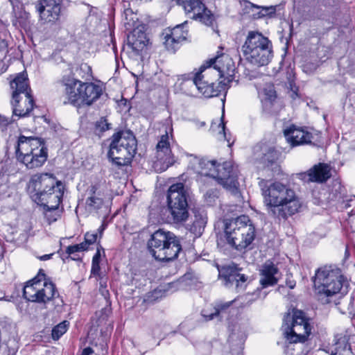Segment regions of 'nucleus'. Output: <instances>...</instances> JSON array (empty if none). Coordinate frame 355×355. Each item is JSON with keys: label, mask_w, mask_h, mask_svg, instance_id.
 Returning a JSON list of instances; mask_svg holds the SVG:
<instances>
[{"label": "nucleus", "mask_w": 355, "mask_h": 355, "mask_svg": "<svg viewBox=\"0 0 355 355\" xmlns=\"http://www.w3.org/2000/svg\"><path fill=\"white\" fill-rule=\"evenodd\" d=\"M235 65L227 54H220L210 59L200 67L193 83L206 98L218 96L226 93L234 80Z\"/></svg>", "instance_id": "f257e3e1"}, {"label": "nucleus", "mask_w": 355, "mask_h": 355, "mask_svg": "<svg viewBox=\"0 0 355 355\" xmlns=\"http://www.w3.org/2000/svg\"><path fill=\"white\" fill-rule=\"evenodd\" d=\"M28 189L33 201L43 206L45 217L49 223L58 220L64 186L51 173H37L33 175L28 183Z\"/></svg>", "instance_id": "f03ea898"}, {"label": "nucleus", "mask_w": 355, "mask_h": 355, "mask_svg": "<svg viewBox=\"0 0 355 355\" xmlns=\"http://www.w3.org/2000/svg\"><path fill=\"white\" fill-rule=\"evenodd\" d=\"M261 187L268 214L279 221L300 211L302 202L294 189L280 182H266Z\"/></svg>", "instance_id": "7ed1b4c3"}, {"label": "nucleus", "mask_w": 355, "mask_h": 355, "mask_svg": "<svg viewBox=\"0 0 355 355\" xmlns=\"http://www.w3.org/2000/svg\"><path fill=\"white\" fill-rule=\"evenodd\" d=\"M189 167L200 175L198 180L201 181L203 176L211 178L232 194H239L237 173L231 162H225L220 164L214 160L209 161L191 155Z\"/></svg>", "instance_id": "20e7f679"}, {"label": "nucleus", "mask_w": 355, "mask_h": 355, "mask_svg": "<svg viewBox=\"0 0 355 355\" xmlns=\"http://www.w3.org/2000/svg\"><path fill=\"white\" fill-rule=\"evenodd\" d=\"M314 285L322 304H330L339 293L347 292L349 283L340 269L333 266L318 268L314 277Z\"/></svg>", "instance_id": "39448f33"}, {"label": "nucleus", "mask_w": 355, "mask_h": 355, "mask_svg": "<svg viewBox=\"0 0 355 355\" xmlns=\"http://www.w3.org/2000/svg\"><path fill=\"white\" fill-rule=\"evenodd\" d=\"M61 83L64 87V103H69L77 107L91 105L103 94L100 85L94 83H83L70 76H63Z\"/></svg>", "instance_id": "423d86ee"}, {"label": "nucleus", "mask_w": 355, "mask_h": 355, "mask_svg": "<svg viewBox=\"0 0 355 355\" xmlns=\"http://www.w3.org/2000/svg\"><path fill=\"white\" fill-rule=\"evenodd\" d=\"M241 51L246 61L256 67L268 65L273 58L271 41L258 31L248 32Z\"/></svg>", "instance_id": "0eeeda50"}, {"label": "nucleus", "mask_w": 355, "mask_h": 355, "mask_svg": "<svg viewBox=\"0 0 355 355\" xmlns=\"http://www.w3.org/2000/svg\"><path fill=\"white\" fill-rule=\"evenodd\" d=\"M16 156L27 168L33 169L44 165L48 158V151L40 138L20 135L16 147Z\"/></svg>", "instance_id": "6e6552de"}, {"label": "nucleus", "mask_w": 355, "mask_h": 355, "mask_svg": "<svg viewBox=\"0 0 355 355\" xmlns=\"http://www.w3.org/2000/svg\"><path fill=\"white\" fill-rule=\"evenodd\" d=\"M12 91V112L15 116L25 117L29 114L34 107V99L26 73H17L10 81Z\"/></svg>", "instance_id": "1a4fd4ad"}, {"label": "nucleus", "mask_w": 355, "mask_h": 355, "mask_svg": "<svg viewBox=\"0 0 355 355\" xmlns=\"http://www.w3.org/2000/svg\"><path fill=\"white\" fill-rule=\"evenodd\" d=\"M225 233L227 243L237 250H242L254 241L255 227L248 216L242 215L225 224Z\"/></svg>", "instance_id": "9d476101"}, {"label": "nucleus", "mask_w": 355, "mask_h": 355, "mask_svg": "<svg viewBox=\"0 0 355 355\" xmlns=\"http://www.w3.org/2000/svg\"><path fill=\"white\" fill-rule=\"evenodd\" d=\"M137 146L136 138L132 132L119 131L111 138L108 157L117 166H128L136 153Z\"/></svg>", "instance_id": "9b49d317"}, {"label": "nucleus", "mask_w": 355, "mask_h": 355, "mask_svg": "<svg viewBox=\"0 0 355 355\" xmlns=\"http://www.w3.org/2000/svg\"><path fill=\"white\" fill-rule=\"evenodd\" d=\"M148 248L153 257L162 261L177 258L181 250V245L175 234L162 229L155 231L151 235Z\"/></svg>", "instance_id": "f8f14e48"}, {"label": "nucleus", "mask_w": 355, "mask_h": 355, "mask_svg": "<svg viewBox=\"0 0 355 355\" xmlns=\"http://www.w3.org/2000/svg\"><path fill=\"white\" fill-rule=\"evenodd\" d=\"M282 328L285 338L291 343L304 342L311 331L304 313L300 310L293 311V315H285Z\"/></svg>", "instance_id": "ddd939ff"}, {"label": "nucleus", "mask_w": 355, "mask_h": 355, "mask_svg": "<svg viewBox=\"0 0 355 355\" xmlns=\"http://www.w3.org/2000/svg\"><path fill=\"white\" fill-rule=\"evenodd\" d=\"M23 296L29 302L46 304L58 297L59 293L52 282L35 277L24 286Z\"/></svg>", "instance_id": "4468645a"}, {"label": "nucleus", "mask_w": 355, "mask_h": 355, "mask_svg": "<svg viewBox=\"0 0 355 355\" xmlns=\"http://www.w3.org/2000/svg\"><path fill=\"white\" fill-rule=\"evenodd\" d=\"M167 205L174 223L187 220L189 217L188 203L183 184H173L169 187Z\"/></svg>", "instance_id": "2eb2a0df"}, {"label": "nucleus", "mask_w": 355, "mask_h": 355, "mask_svg": "<svg viewBox=\"0 0 355 355\" xmlns=\"http://www.w3.org/2000/svg\"><path fill=\"white\" fill-rule=\"evenodd\" d=\"M190 18L207 25H213L215 17L200 0H178Z\"/></svg>", "instance_id": "dca6fc26"}, {"label": "nucleus", "mask_w": 355, "mask_h": 355, "mask_svg": "<svg viewBox=\"0 0 355 355\" xmlns=\"http://www.w3.org/2000/svg\"><path fill=\"white\" fill-rule=\"evenodd\" d=\"M153 167L157 172H163L174 164L175 159L172 154L168 135H162L156 146V156Z\"/></svg>", "instance_id": "f3484780"}, {"label": "nucleus", "mask_w": 355, "mask_h": 355, "mask_svg": "<svg viewBox=\"0 0 355 355\" xmlns=\"http://www.w3.org/2000/svg\"><path fill=\"white\" fill-rule=\"evenodd\" d=\"M287 142L291 146L308 144L311 142L313 135L307 128L291 125L284 130Z\"/></svg>", "instance_id": "a211bd4d"}, {"label": "nucleus", "mask_w": 355, "mask_h": 355, "mask_svg": "<svg viewBox=\"0 0 355 355\" xmlns=\"http://www.w3.org/2000/svg\"><path fill=\"white\" fill-rule=\"evenodd\" d=\"M234 300L225 302L222 300L214 302L212 305L204 309L202 312V316L205 321H210L215 318L222 320L227 318L232 309V306Z\"/></svg>", "instance_id": "6ab92c4d"}, {"label": "nucleus", "mask_w": 355, "mask_h": 355, "mask_svg": "<svg viewBox=\"0 0 355 355\" xmlns=\"http://www.w3.org/2000/svg\"><path fill=\"white\" fill-rule=\"evenodd\" d=\"M188 31L184 28V24H179L164 33V44L168 51L174 53L182 42L186 40Z\"/></svg>", "instance_id": "aec40b11"}, {"label": "nucleus", "mask_w": 355, "mask_h": 355, "mask_svg": "<svg viewBox=\"0 0 355 355\" xmlns=\"http://www.w3.org/2000/svg\"><path fill=\"white\" fill-rule=\"evenodd\" d=\"M62 0H41L36 6L40 17L45 22H53L58 19Z\"/></svg>", "instance_id": "412c9836"}, {"label": "nucleus", "mask_w": 355, "mask_h": 355, "mask_svg": "<svg viewBox=\"0 0 355 355\" xmlns=\"http://www.w3.org/2000/svg\"><path fill=\"white\" fill-rule=\"evenodd\" d=\"M305 175L308 176V181L322 183L331 177L330 167L328 164L320 163L310 168Z\"/></svg>", "instance_id": "4be33fe9"}, {"label": "nucleus", "mask_w": 355, "mask_h": 355, "mask_svg": "<svg viewBox=\"0 0 355 355\" xmlns=\"http://www.w3.org/2000/svg\"><path fill=\"white\" fill-rule=\"evenodd\" d=\"M148 42L146 33L140 29H135L128 37V44L136 53L142 51L147 45Z\"/></svg>", "instance_id": "5701e85b"}, {"label": "nucleus", "mask_w": 355, "mask_h": 355, "mask_svg": "<svg viewBox=\"0 0 355 355\" xmlns=\"http://www.w3.org/2000/svg\"><path fill=\"white\" fill-rule=\"evenodd\" d=\"M277 268L272 263H266L263 266L260 279V284L263 288L277 284V279L275 275L277 273Z\"/></svg>", "instance_id": "b1692460"}, {"label": "nucleus", "mask_w": 355, "mask_h": 355, "mask_svg": "<svg viewBox=\"0 0 355 355\" xmlns=\"http://www.w3.org/2000/svg\"><path fill=\"white\" fill-rule=\"evenodd\" d=\"M186 284L184 279H178L175 282H170L159 286L153 292L155 297H162L164 295L173 293L177 291L184 289Z\"/></svg>", "instance_id": "393cba45"}, {"label": "nucleus", "mask_w": 355, "mask_h": 355, "mask_svg": "<svg viewBox=\"0 0 355 355\" xmlns=\"http://www.w3.org/2000/svg\"><path fill=\"white\" fill-rule=\"evenodd\" d=\"M334 345L336 346L334 349L330 352L331 355H336L338 354L342 355H351L352 354L348 338L343 334H336L334 339Z\"/></svg>", "instance_id": "a878e982"}, {"label": "nucleus", "mask_w": 355, "mask_h": 355, "mask_svg": "<svg viewBox=\"0 0 355 355\" xmlns=\"http://www.w3.org/2000/svg\"><path fill=\"white\" fill-rule=\"evenodd\" d=\"M88 198L86 200L87 207L89 209H98L103 204L97 185H91L87 189Z\"/></svg>", "instance_id": "bb28decb"}, {"label": "nucleus", "mask_w": 355, "mask_h": 355, "mask_svg": "<svg viewBox=\"0 0 355 355\" xmlns=\"http://www.w3.org/2000/svg\"><path fill=\"white\" fill-rule=\"evenodd\" d=\"M332 302H334L343 314L355 317V298L353 296L343 297L338 302H336V298H334Z\"/></svg>", "instance_id": "cd10ccee"}, {"label": "nucleus", "mask_w": 355, "mask_h": 355, "mask_svg": "<svg viewBox=\"0 0 355 355\" xmlns=\"http://www.w3.org/2000/svg\"><path fill=\"white\" fill-rule=\"evenodd\" d=\"M194 219L190 226V231L196 236H200L207 223V217L203 211L195 210Z\"/></svg>", "instance_id": "c85d7f7f"}, {"label": "nucleus", "mask_w": 355, "mask_h": 355, "mask_svg": "<svg viewBox=\"0 0 355 355\" xmlns=\"http://www.w3.org/2000/svg\"><path fill=\"white\" fill-rule=\"evenodd\" d=\"M224 110H223L222 116L217 121H213L211 125L210 130L217 135L220 139H224L229 143L230 146V139L227 136L225 130V123L224 122Z\"/></svg>", "instance_id": "c756f323"}, {"label": "nucleus", "mask_w": 355, "mask_h": 355, "mask_svg": "<svg viewBox=\"0 0 355 355\" xmlns=\"http://www.w3.org/2000/svg\"><path fill=\"white\" fill-rule=\"evenodd\" d=\"M14 18L12 24L15 26H24L26 25L27 20L29 18V14L22 8H13Z\"/></svg>", "instance_id": "7c9ffc66"}, {"label": "nucleus", "mask_w": 355, "mask_h": 355, "mask_svg": "<svg viewBox=\"0 0 355 355\" xmlns=\"http://www.w3.org/2000/svg\"><path fill=\"white\" fill-rule=\"evenodd\" d=\"M227 282L231 284H235L239 286V282L244 283L247 280V277L243 274H241L236 270H231L227 275H225Z\"/></svg>", "instance_id": "2f4dec72"}, {"label": "nucleus", "mask_w": 355, "mask_h": 355, "mask_svg": "<svg viewBox=\"0 0 355 355\" xmlns=\"http://www.w3.org/2000/svg\"><path fill=\"white\" fill-rule=\"evenodd\" d=\"M69 324V322L64 320L54 327L51 333L53 339L58 340L67 331Z\"/></svg>", "instance_id": "473e14b6"}, {"label": "nucleus", "mask_w": 355, "mask_h": 355, "mask_svg": "<svg viewBox=\"0 0 355 355\" xmlns=\"http://www.w3.org/2000/svg\"><path fill=\"white\" fill-rule=\"evenodd\" d=\"M245 12L248 13L250 17L253 19L261 18L260 6L248 1L245 3Z\"/></svg>", "instance_id": "72a5a7b5"}, {"label": "nucleus", "mask_w": 355, "mask_h": 355, "mask_svg": "<svg viewBox=\"0 0 355 355\" xmlns=\"http://www.w3.org/2000/svg\"><path fill=\"white\" fill-rule=\"evenodd\" d=\"M8 35L6 32H0V59H4L8 52Z\"/></svg>", "instance_id": "f704fd0d"}, {"label": "nucleus", "mask_w": 355, "mask_h": 355, "mask_svg": "<svg viewBox=\"0 0 355 355\" xmlns=\"http://www.w3.org/2000/svg\"><path fill=\"white\" fill-rule=\"evenodd\" d=\"M266 100L272 101L276 98V92L272 85H268L263 89Z\"/></svg>", "instance_id": "c9c22d12"}, {"label": "nucleus", "mask_w": 355, "mask_h": 355, "mask_svg": "<svg viewBox=\"0 0 355 355\" xmlns=\"http://www.w3.org/2000/svg\"><path fill=\"white\" fill-rule=\"evenodd\" d=\"M87 250V246L85 243H79L73 245H69L67 248V253L69 254H72L77 252L84 251Z\"/></svg>", "instance_id": "e433bc0d"}, {"label": "nucleus", "mask_w": 355, "mask_h": 355, "mask_svg": "<svg viewBox=\"0 0 355 355\" xmlns=\"http://www.w3.org/2000/svg\"><path fill=\"white\" fill-rule=\"evenodd\" d=\"M98 238V232L96 233H89L87 232L85 235V241L82 243H85L87 246V249L89 245L94 243Z\"/></svg>", "instance_id": "4c0bfd02"}, {"label": "nucleus", "mask_w": 355, "mask_h": 355, "mask_svg": "<svg viewBox=\"0 0 355 355\" xmlns=\"http://www.w3.org/2000/svg\"><path fill=\"white\" fill-rule=\"evenodd\" d=\"M260 12L261 17H264L266 16L271 17L272 15L275 14L276 7L275 6H268V7H261L260 6Z\"/></svg>", "instance_id": "58836bf2"}, {"label": "nucleus", "mask_w": 355, "mask_h": 355, "mask_svg": "<svg viewBox=\"0 0 355 355\" xmlns=\"http://www.w3.org/2000/svg\"><path fill=\"white\" fill-rule=\"evenodd\" d=\"M318 66L315 64L313 63H306L303 66V70L306 73H312L314 72Z\"/></svg>", "instance_id": "ea45409f"}, {"label": "nucleus", "mask_w": 355, "mask_h": 355, "mask_svg": "<svg viewBox=\"0 0 355 355\" xmlns=\"http://www.w3.org/2000/svg\"><path fill=\"white\" fill-rule=\"evenodd\" d=\"M110 124L108 123L105 119H101L98 123L97 126L101 129L102 131H105L107 130H109Z\"/></svg>", "instance_id": "a19ab883"}, {"label": "nucleus", "mask_w": 355, "mask_h": 355, "mask_svg": "<svg viewBox=\"0 0 355 355\" xmlns=\"http://www.w3.org/2000/svg\"><path fill=\"white\" fill-rule=\"evenodd\" d=\"M99 263H92V270H91V272H92V275H99V272H100V270H101Z\"/></svg>", "instance_id": "79ce46f5"}, {"label": "nucleus", "mask_w": 355, "mask_h": 355, "mask_svg": "<svg viewBox=\"0 0 355 355\" xmlns=\"http://www.w3.org/2000/svg\"><path fill=\"white\" fill-rule=\"evenodd\" d=\"M80 355H96V354L94 353V350L91 347H88L85 348L83 350Z\"/></svg>", "instance_id": "37998d69"}, {"label": "nucleus", "mask_w": 355, "mask_h": 355, "mask_svg": "<svg viewBox=\"0 0 355 355\" xmlns=\"http://www.w3.org/2000/svg\"><path fill=\"white\" fill-rule=\"evenodd\" d=\"M11 123V120L8 118L2 117L0 116V125L6 126Z\"/></svg>", "instance_id": "c03bdc74"}, {"label": "nucleus", "mask_w": 355, "mask_h": 355, "mask_svg": "<svg viewBox=\"0 0 355 355\" xmlns=\"http://www.w3.org/2000/svg\"><path fill=\"white\" fill-rule=\"evenodd\" d=\"M19 100H20L21 107L24 110H26V105L28 104V101H26V97L23 98L22 96H19Z\"/></svg>", "instance_id": "a18cd8bd"}, {"label": "nucleus", "mask_w": 355, "mask_h": 355, "mask_svg": "<svg viewBox=\"0 0 355 355\" xmlns=\"http://www.w3.org/2000/svg\"><path fill=\"white\" fill-rule=\"evenodd\" d=\"M100 257H101V254H100V252L98 250L96 252V254H94V256L93 257L92 263H100Z\"/></svg>", "instance_id": "49530a36"}, {"label": "nucleus", "mask_w": 355, "mask_h": 355, "mask_svg": "<svg viewBox=\"0 0 355 355\" xmlns=\"http://www.w3.org/2000/svg\"><path fill=\"white\" fill-rule=\"evenodd\" d=\"M100 284H101L100 290L101 291L103 295H104L105 297L108 294V291L105 289L106 284H105V285H104L102 282H100Z\"/></svg>", "instance_id": "de8ad7c7"}, {"label": "nucleus", "mask_w": 355, "mask_h": 355, "mask_svg": "<svg viewBox=\"0 0 355 355\" xmlns=\"http://www.w3.org/2000/svg\"><path fill=\"white\" fill-rule=\"evenodd\" d=\"M53 254H44L39 257L41 261H46L51 258Z\"/></svg>", "instance_id": "09e8293b"}, {"label": "nucleus", "mask_w": 355, "mask_h": 355, "mask_svg": "<svg viewBox=\"0 0 355 355\" xmlns=\"http://www.w3.org/2000/svg\"><path fill=\"white\" fill-rule=\"evenodd\" d=\"M256 295L255 294H248L246 295V299L248 300V302H252V301L255 300L256 297H254V296Z\"/></svg>", "instance_id": "8fccbe9b"}, {"label": "nucleus", "mask_w": 355, "mask_h": 355, "mask_svg": "<svg viewBox=\"0 0 355 355\" xmlns=\"http://www.w3.org/2000/svg\"><path fill=\"white\" fill-rule=\"evenodd\" d=\"M80 69H85V70H87L89 72H91V68L89 66H87V64L82 65Z\"/></svg>", "instance_id": "3c124183"}, {"label": "nucleus", "mask_w": 355, "mask_h": 355, "mask_svg": "<svg viewBox=\"0 0 355 355\" xmlns=\"http://www.w3.org/2000/svg\"><path fill=\"white\" fill-rule=\"evenodd\" d=\"M104 230V227L103 225H101L99 229L98 230V232H99L100 234V236H101V234H103V231Z\"/></svg>", "instance_id": "603ef678"}, {"label": "nucleus", "mask_w": 355, "mask_h": 355, "mask_svg": "<svg viewBox=\"0 0 355 355\" xmlns=\"http://www.w3.org/2000/svg\"><path fill=\"white\" fill-rule=\"evenodd\" d=\"M295 284H293V283L290 282L288 284V286H289L290 288H293L295 287Z\"/></svg>", "instance_id": "864d4df0"}, {"label": "nucleus", "mask_w": 355, "mask_h": 355, "mask_svg": "<svg viewBox=\"0 0 355 355\" xmlns=\"http://www.w3.org/2000/svg\"><path fill=\"white\" fill-rule=\"evenodd\" d=\"M16 351L15 349H12L8 355H15Z\"/></svg>", "instance_id": "5fc2aeb1"}, {"label": "nucleus", "mask_w": 355, "mask_h": 355, "mask_svg": "<svg viewBox=\"0 0 355 355\" xmlns=\"http://www.w3.org/2000/svg\"><path fill=\"white\" fill-rule=\"evenodd\" d=\"M10 1L12 2V0H10Z\"/></svg>", "instance_id": "6e6d98bb"}]
</instances>
